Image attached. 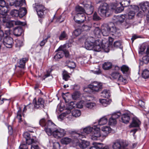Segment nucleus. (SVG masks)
Instances as JSON below:
<instances>
[{
  "label": "nucleus",
  "mask_w": 149,
  "mask_h": 149,
  "mask_svg": "<svg viewBox=\"0 0 149 149\" xmlns=\"http://www.w3.org/2000/svg\"><path fill=\"white\" fill-rule=\"evenodd\" d=\"M48 127L45 129V132L49 136L52 135L55 138H60L66 135V131L61 128L56 129V125L51 120L47 123Z\"/></svg>",
  "instance_id": "obj_1"
},
{
  "label": "nucleus",
  "mask_w": 149,
  "mask_h": 149,
  "mask_svg": "<svg viewBox=\"0 0 149 149\" xmlns=\"http://www.w3.org/2000/svg\"><path fill=\"white\" fill-rule=\"evenodd\" d=\"M83 132L87 134H90V138L93 140H97L100 135L99 128L96 126L92 127L88 126L85 128L83 130Z\"/></svg>",
  "instance_id": "obj_2"
},
{
  "label": "nucleus",
  "mask_w": 149,
  "mask_h": 149,
  "mask_svg": "<svg viewBox=\"0 0 149 149\" xmlns=\"http://www.w3.org/2000/svg\"><path fill=\"white\" fill-rule=\"evenodd\" d=\"M101 41L99 40H95V43H92L86 41L85 42V47L88 50L93 49L96 52H100L101 51Z\"/></svg>",
  "instance_id": "obj_3"
},
{
  "label": "nucleus",
  "mask_w": 149,
  "mask_h": 149,
  "mask_svg": "<svg viewBox=\"0 0 149 149\" xmlns=\"http://www.w3.org/2000/svg\"><path fill=\"white\" fill-rule=\"evenodd\" d=\"M88 87L93 91L97 92L102 88V84L100 82L94 81L89 84Z\"/></svg>",
  "instance_id": "obj_4"
},
{
  "label": "nucleus",
  "mask_w": 149,
  "mask_h": 149,
  "mask_svg": "<svg viewBox=\"0 0 149 149\" xmlns=\"http://www.w3.org/2000/svg\"><path fill=\"white\" fill-rule=\"evenodd\" d=\"M109 7L107 4L106 3L101 4L98 9V13L102 17L106 16L107 14L109 11Z\"/></svg>",
  "instance_id": "obj_5"
},
{
  "label": "nucleus",
  "mask_w": 149,
  "mask_h": 149,
  "mask_svg": "<svg viewBox=\"0 0 149 149\" xmlns=\"http://www.w3.org/2000/svg\"><path fill=\"white\" fill-rule=\"evenodd\" d=\"M111 131V129L108 126H104L101 128V132H100V129L99 128V132L100 136L99 138L101 137L102 138L104 139L110 133Z\"/></svg>",
  "instance_id": "obj_6"
},
{
  "label": "nucleus",
  "mask_w": 149,
  "mask_h": 149,
  "mask_svg": "<svg viewBox=\"0 0 149 149\" xmlns=\"http://www.w3.org/2000/svg\"><path fill=\"white\" fill-rule=\"evenodd\" d=\"M3 44L7 48H10L12 47L13 40V39L8 36H6L4 38L2 41Z\"/></svg>",
  "instance_id": "obj_7"
},
{
  "label": "nucleus",
  "mask_w": 149,
  "mask_h": 149,
  "mask_svg": "<svg viewBox=\"0 0 149 149\" xmlns=\"http://www.w3.org/2000/svg\"><path fill=\"white\" fill-rule=\"evenodd\" d=\"M33 103L34 108L37 109H42L44 107V101L42 98H40L38 99L37 102H36V98H34L33 101Z\"/></svg>",
  "instance_id": "obj_8"
},
{
  "label": "nucleus",
  "mask_w": 149,
  "mask_h": 149,
  "mask_svg": "<svg viewBox=\"0 0 149 149\" xmlns=\"http://www.w3.org/2000/svg\"><path fill=\"white\" fill-rule=\"evenodd\" d=\"M74 18L75 22L79 24L83 23L86 20V16L84 13H77Z\"/></svg>",
  "instance_id": "obj_9"
},
{
  "label": "nucleus",
  "mask_w": 149,
  "mask_h": 149,
  "mask_svg": "<svg viewBox=\"0 0 149 149\" xmlns=\"http://www.w3.org/2000/svg\"><path fill=\"white\" fill-rule=\"evenodd\" d=\"M23 136L26 139V143L29 145L35 142V137H32L30 134L27 132H24L23 134Z\"/></svg>",
  "instance_id": "obj_10"
},
{
  "label": "nucleus",
  "mask_w": 149,
  "mask_h": 149,
  "mask_svg": "<svg viewBox=\"0 0 149 149\" xmlns=\"http://www.w3.org/2000/svg\"><path fill=\"white\" fill-rule=\"evenodd\" d=\"M102 33L103 36H107L110 33V25L104 24L101 26Z\"/></svg>",
  "instance_id": "obj_11"
},
{
  "label": "nucleus",
  "mask_w": 149,
  "mask_h": 149,
  "mask_svg": "<svg viewBox=\"0 0 149 149\" xmlns=\"http://www.w3.org/2000/svg\"><path fill=\"white\" fill-rule=\"evenodd\" d=\"M36 8L39 17H42L44 15V11L45 10L44 6L41 5H38L36 6Z\"/></svg>",
  "instance_id": "obj_12"
},
{
  "label": "nucleus",
  "mask_w": 149,
  "mask_h": 149,
  "mask_svg": "<svg viewBox=\"0 0 149 149\" xmlns=\"http://www.w3.org/2000/svg\"><path fill=\"white\" fill-rule=\"evenodd\" d=\"M85 13H86L87 14L90 15L91 14L93 11V7L91 4V2H88L87 4H85L84 5Z\"/></svg>",
  "instance_id": "obj_13"
},
{
  "label": "nucleus",
  "mask_w": 149,
  "mask_h": 149,
  "mask_svg": "<svg viewBox=\"0 0 149 149\" xmlns=\"http://www.w3.org/2000/svg\"><path fill=\"white\" fill-rule=\"evenodd\" d=\"M125 17V16L123 15L115 16L113 18V22L118 24L122 23Z\"/></svg>",
  "instance_id": "obj_14"
},
{
  "label": "nucleus",
  "mask_w": 149,
  "mask_h": 149,
  "mask_svg": "<svg viewBox=\"0 0 149 149\" xmlns=\"http://www.w3.org/2000/svg\"><path fill=\"white\" fill-rule=\"evenodd\" d=\"M141 10L144 13L147 12L149 9V2L146 1L142 2L140 4Z\"/></svg>",
  "instance_id": "obj_15"
},
{
  "label": "nucleus",
  "mask_w": 149,
  "mask_h": 149,
  "mask_svg": "<svg viewBox=\"0 0 149 149\" xmlns=\"http://www.w3.org/2000/svg\"><path fill=\"white\" fill-rule=\"evenodd\" d=\"M10 4L11 6H14L17 8H20L23 5H25L24 0H16V1L13 4L10 2Z\"/></svg>",
  "instance_id": "obj_16"
},
{
  "label": "nucleus",
  "mask_w": 149,
  "mask_h": 149,
  "mask_svg": "<svg viewBox=\"0 0 149 149\" xmlns=\"http://www.w3.org/2000/svg\"><path fill=\"white\" fill-rule=\"evenodd\" d=\"M76 104L74 103V102H71L69 103L66 108L67 113H70L71 112V110L76 107Z\"/></svg>",
  "instance_id": "obj_17"
},
{
  "label": "nucleus",
  "mask_w": 149,
  "mask_h": 149,
  "mask_svg": "<svg viewBox=\"0 0 149 149\" xmlns=\"http://www.w3.org/2000/svg\"><path fill=\"white\" fill-rule=\"evenodd\" d=\"M89 144L90 143L88 141L82 140L77 143V146L81 148L84 149L88 146Z\"/></svg>",
  "instance_id": "obj_18"
},
{
  "label": "nucleus",
  "mask_w": 149,
  "mask_h": 149,
  "mask_svg": "<svg viewBox=\"0 0 149 149\" xmlns=\"http://www.w3.org/2000/svg\"><path fill=\"white\" fill-rule=\"evenodd\" d=\"M22 32V29L19 26L15 28L13 30V34L16 36H19L21 35Z\"/></svg>",
  "instance_id": "obj_19"
},
{
  "label": "nucleus",
  "mask_w": 149,
  "mask_h": 149,
  "mask_svg": "<svg viewBox=\"0 0 149 149\" xmlns=\"http://www.w3.org/2000/svg\"><path fill=\"white\" fill-rule=\"evenodd\" d=\"M130 119V114L124 113L122 115L121 120L123 123H129Z\"/></svg>",
  "instance_id": "obj_20"
},
{
  "label": "nucleus",
  "mask_w": 149,
  "mask_h": 149,
  "mask_svg": "<svg viewBox=\"0 0 149 149\" xmlns=\"http://www.w3.org/2000/svg\"><path fill=\"white\" fill-rule=\"evenodd\" d=\"M141 124L140 121L136 118H134L132 123L130 125V127H138Z\"/></svg>",
  "instance_id": "obj_21"
},
{
  "label": "nucleus",
  "mask_w": 149,
  "mask_h": 149,
  "mask_svg": "<svg viewBox=\"0 0 149 149\" xmlns=\"http://www.w3.org/2000/svg\"><path fill=\"white\" fill-rule=\"evenodd\" d=\"M112 147L113 149H122L123 147L120 141H116L113 143Z\"/></svg>",
  "instance_id": "obj_22"
},
{
  "label": "nucleus",
  "mask_w": 149,
  "mask_h": 149,
  "mask_svg": "<svg viewBox=\"0 0 149 149\" xmlns=\"http://www.w3.org/2000/svg\"><path fill=\"white\" fill-rule=\"evenodd\" d=\"M56 52H58L54 56V58L56 60H57L58 59L62 58L64 56V53L63 51L62 50H58V49L56 50Z\"/></svg>",
  "instance_id": "obj_23"
},
{
  "label": "nucleus",
  "mask_w": 149,
  "mask_h": 149,
  "mask_svg": "<svg viewBox=\"0 0 149 149\" xmlns=\"http://www.w3.org/2000/svg\"><path fill=\"white\" fill-rule=\"evenodd\" d=\"M6 6V3L4 0H0V13L1 14H5L7 12L6 10H4L3 12V8H5Z\"/></svg>",
  "instance_id": "obj_24"
},
{
  "label": "nucleus",
  "mask_w": 149,
  "mask_h": 149,
  "mask_svg": "<svg viewBox=\"0 0 149 149\" xmlns=\"http://www.w3.org/2000/svg\"><path fill=\"white\" fill-rule=\"evenodd\" d=\"M93 33L95 37L97 38H100L102 34L101 30L98 27L95 28L93 31Z\"/></svg>",
  "instance_id": "obj_25"
},
{
  "label": "nucleus",
  "mask_w": 149,
  "mask_h": 149,
  "mask_svg": "<svg viewBox=\"0 0 149 149\" xmlns=\"http://www.w3.org/2000/svg\"><path fill=\"white\" fill-rule=\"evenodd\" d=\"M27 58H24L20 59L19 62V67L21 68H24L25 66L26 63L28 61Z\"/></svg>",
  "instance_id": "obj_26"
},
{
  "label": "nucleus",
  "mask_w": 149,
  "mask_h": 149,
  "mask_svg": "<svg viewBox=\"0 0 149 149\" xmlns=\"http://www.w3.org/2000/svg\"><path fill=\"white\" fill-rule=\"evenodd\" d=\"M118 72H112L111 74L110 78L112 80H117L121 75Z\"/></svg>",
  "instance_id": "obj_27"
},
{
  "label": "nucleus",
  "mask_w": 149,
  "mask_h": 149,
  "mask_svg": "<svg viewBox=\"0 0 149 149\" xmlns=\"http://www.w3.org/2000/svg\"><path fill=\"white\" fill-rule=\"evenodd\" d=\"M18 11L19 12V16L20 17H22L26 13V10L24 7H22L19 8Z\"/></svg>",
  "instance_id": "obj_28"
},
{
  "label": "nucleus",
  "mask_w": 149,
  "mask_h": 149,
  "mask_svg": "<svg viewBox=\"0 0 149 149\" xmlns=\"http://www.w3.org/2000/svg\"><path fill=\"white\" fill-rule=\"evenodd\" d=\"M1 20H2L3 22L7 23L8 21V16L7 15V11L6 12L5 14H1L0 13Z\"/></svg>",
  "instance_id": "obj_29"
},
{
  "label": "nucleus",
  "mask_w": 149,
  "mask_h": 149,
  "mask_svg": "<svg viewBox=\"0 0 149 149\" xmlns=\"http://www.w3.org/2000/svg\"><path fill=\"white\" fill-rule=\"evenodd\" d=\"M135 15V12H134L132 10H131L126 15L125 17L127 19H132L134 18Z\"/></svg>",
  "instance_id": "obj_30"
},
{
  "label": "nucleus",
  "mask_w": 149,
  "mask_h": 149,
  "mask_svg": "<svg viewBox=\"0 0 149 149\" xmlns=\"http://www.w3.org/2000/svg\"><path fill=\"white\" fill-rule=\"evenodd\" d=\"M66 47V45H63L61 46L58 48V50H62L63 51L64 53V54H65V56L67 57L69 55V53L65 49V48Z\"/></svg>",
  "instance_id": "obj_31"
},
{
  "label": "nucleus",
  "mask_w": 149,
  "mask_h": 149,
  "mask_svg": "<svg viewBox=\"0 0 149 149\" xmlns=\"http://www.w3.org/2000/svg\"><path fill=\"white\" fill-rule=\"evenodd\" d=\"M72 141V139L68 137H65L63 138L61 140L62 143L65 144H67L70 143Z\"/></svg>",
  "instance_id": "obj_32"
},
{
  "label": "nucleus",
  "mask_w": 149,
  "mask_h": 149,
  "mask_svg": "<svg viewBox=\"0 0 149 149\" xmlns=\"http://www.w3.org/2000/svg\"><path fill=\"white\" fill-rule=\"evenodd\" d=\"M100 46L101 47V49L102 48L104 49V51L106 52H109L110 45H108V44H105V45L102 44L101 42Z\"/></svg>",
  "instance_id": "obj_33"
},
{
  "label": "nucleus",
  "mask_w": 149,
  "mask_h": 149,
  "mask_svg": "<svg viewBox=\"0 0 149 149\" xmlns=\"http://www.w3.org/2000/svg\"><path fill=\"white\" fill-rule=\"evenodd\" d=\"M112 65L111 63L107 62L105 63L103 65V68L105 70H107L111 68L112 67Z\"/></svg>",
  "instance_id": "obj_34"
},
{
  "label": "nucleus",
  "mask_w": 149,
  "mask_h": 149,
  "mask_svg": "<svg viewBox=\"0 0 149 149\" xmlns=\"http://www.w3.org/2000/svg\"><path fill=\"white\" fill-rule=\"evenodd\" d=\"M68 35L65 31L62 32L59 36V38L60 40H63L65 39H67Z\"/></svg>",
  "instance_id": "obj_35"
},
{
  "label": "nucleus",
  "mask_w": 149,
  "mask_h": 149,
  "mask_svg": "<svg viewBox=\"0 0 149 149\" xmlns=\"http://www.w3.org/2000/svg\"><path fill=\"white\" fill-rule=\"evenodd\" d=\"M84 106L87 108L89 109L92 108L95 105V104L91 102H85L84 103Z\"/></svg>",
  "instance_id": "obj_36"
},
{
  "label": "nucleus",
  "mask_w": 149,
  "mask_h": 149,
  "mask_svg": "<svg viewBox=\"0 0 149 149\" xmlns=\"http://www.w3.org/2000/svg\"><path fill=\"white\" fill-rule=\"evenodd\" d=\"M49 120H48L46 123L45 120L44 118L42 119L39 121V124L40 125L42 126H45V129L47 128L48 127L47 123Z\"/></svg>",
  "instance_id": "obj_37"
},
{
  "label": "nucleus",
  "mask_w": 149,
  "mask_h": 149,
  "mask_svg": "<svg viewBox=\"0 0 149 149\" xmlns=\"http://www.w3.org/2000/svg\"><path fill=\"white\" fill-rule=\"evenodd\" d=\"M107 122V119L105 117H103L101 118L98 121L99 125H103L106 124Z\"/></svg>",
  "instance_id": "obj_38"
},
{
  "label": "nucleus",
  "mask_w": 149,
  "mask_h": 149,
  "mask_svg": "<svg viewBox=\"0 0 149 149\" xmlns=\"http://www.w3.org/2000/svg\"><path fill=\"white\" fill-rule=\"evenodd\" d=\"M73 116L75 117H77L81 115V111L78 110H74L72 113Z\"/></svg>",
  "instance_id": "obj_39"
},
{
  "label": "nucleus",
  "mask_w": 149,
  "mask_h": 149,
  "mask_svg": "<svg viewBox=\"0 0 149 149\" xmlns=\"http://www.w3.org/2000/svg\"><path fill=\"white\" fill-rule=\"evenodd\" d=\"M99 101L102 105L104 107H106L109 104V102L108 99H100Z\"/></svg>",
  "instance_id": "obj_40"
},
{
  "label": "nucleus",
  "mask_w": 149,
  "mask_h": 149,
  "mask_svg": "<svg viewBox=\"0 0 149 149\" xmlns=\"http://www.w3.org/2000/svg\"><path fill=\"white\" fill-rule=\"evenodd\" d=\"M102 96L104 97L108 98L110 97V93L109 91L107 90H104L102 92Z\"/></svg>",
  "instance_id": "obj_41"
},
{
  "label": "nucleus",
  "mask_w": 149,
  "mask_h": 149,
  "mask_svg": "<svg viewBox=\"0 0 149 149\" xmlns=\"http://www.w3.org/2000/svg\"><path fill=\"white\" fill-rule=\"evenodd\" d=\"M130 3V0H122L120 3L121 6L126 7L129 6Z\"/></svg>",
  "instance_id": "obj_42"
},
{
  "label": "nucleus",
  "mask_w": 149,
  "mask_h": 149,
  "mask_svg": "<svg viewBox=\"0 0 149 149\" xmlns=\"http://www.w3.org/2000/svg\"><path fill=\"white\" fill-rule=\"evenodd\" d=\"M117 81L122 84H125L127 82V80L124 78L121 75L119 77Z\"/></svg>",
  "instance_id": "obj_43"
},
{
  "label": "nucleus",
  "mask_w": 149,
  "mask_h": 149,
  "mask_svg": "<svg viewBox=\"0 0 149 149\" xmlns=\"http://www.w3.org/2000/svg\"><path fill=\"white\" fill-rule=\"evenodd\" d=\"M80 96V94L78 92H76L73 93L72 95V97L74 100H77Z\"/></svg>",
  "instance_id": "obj_44"
},
{
  "label": "nucleus",
  "mask_w": 149,
  "mask_h": 149,
  "mask_svg": "<svg viewBox=\"0 0 149 149\" xmlns=\"http://www.w3.org/2000/svg\"><path fill=\"white\" fill-rule=\"evenodd\" d=\"M82 31L80 28H78L74 31L72 33L73 35L77 37L79 36L81 33Z\"/></svg>",
  "instance_id": "obj_45"
},
{
  "label": "nucleus",
  "mask_w": 149,
  "mask_h": 149,
  "mask_svg": "<svg viewBox=\"0 0 149 149\" xmlns=\"http://www.w3.org/2000/svg\"><path fill=\"white\" fill-rule=\"evenodd\" d=\"M142 76L144 79L148 78L149 77V71L146 69L144 70L142 73Z\"/></svg>",
  "instance_id": "obj_46"
},
{
  "label": "nucleus",
  "mask_w": 149,
  "mask_h": 149,
  "mask_svg": "<svg viewBox=\"0 0 149 149\" xmlns=\"http://www.w3.org/2000/svg\"><path fill=\"white\" fill-rule=\"evenodd\" d=\"M50 143H52L53 144V146L54 149H59L60 147V145L59 143L57 142H52V140L51 139L49 141Z\"/></svg>",
  "instance_id": "obj_47"
},
{
  "label": "nucleus",
  "mask_w": 149,
  "mask_h": 149,
  "mask_svg": "<svg viewBox=\"0 0 149 149\" xmlns=\"http://www.w3.org/2000/svg\"><path fill=\"white\" fill-rule=\"evenodd\" d=\"M35 142H33V143H32L30 144V145L31 144V149H39V147L38 145L36 144L37 141L35 139Z\"/></svg>",
  "instance_id": "obj_48"
},
{
  "label": "nucleus",
  "mask_w": 149,
  "mask_h": 149,
  "mask_svg": "<svg viewBox=\"0 0 149 149\" xmlns=\"http://www.w3.org/2000/svg\"><path fill=\"white\" fill-rule=\"evenodd\" d=\"M116 123V120L111 116L109 120V124L110 125H114Z\"/></svg>",
  "instance_id": "obj_49"
},
{
  "label": "nucleus",
  "mask_w": 149,
  "mask_h": 149,
  "mask_svg": "<svg viewBox=\"0 0 149 149\" xmlns=\"http://www.w3.org/2000/svg\"><path fill=\"white\" fill-rule=\"evenodd\" d=\"M110 25V33H111L112 34H113V33H116L117 31V29L116 28L114 25L113 26H111Z\"/></svg>",
  "instance_id": "obj_50"
},
{
  "label": "nucleus",
  "mask_w": 149,
  "mask_h": 149,
  "mask_svg": "<svg viewBox=\"0 0 149 149\" xmlns=\"http://www.w3.org/2000/svg\"><path fill=\"white\" fill-rule=\"evenodd\" d=\"M10 13L13 16L17 17L19 15V12L17 10L14 9L12 10Z\"/></svg>",
  "instance_id": "obj_51"
},
{
  "label": "nucleus",
  "mask_w": 149,
  "mask_h": 149,
  "mask_svg": "<svg viewBox=\"0 0 149 149\" xmlns=\"http://www.w3.org/2000/svg\"><path fill=\"white\" fill-rule=\"evenodd\" d=\"M63 79L65 81H68V79L70 77V76L69 75L68 73L66 71H63Z\"/></svg>",
  "instance_id": "obj_52"
},
{
  "label": "nucleus",
  "mask_w": 149,
  "mask_h": 149,
  "mask_svg": "<svg viewBox=\"0 0 149 149\" xmlns=\"http://www.w3.org/2000/svg\"><path fill=\"white\" fill-rule=\"evenodd\" d=\"M75 10L77 12H79V13H85V10L82 7L77 6L75 8Z\"/></svg>",
  "instance_id": "obj_53"
},
{
  "label": "nucleus",
  "mask_w": 149,
  "mask_h": 149,
  "mask_svg": "<svg viewBox=\"0 0 149 149\" xmlns=\"http://www.w3.org/2000/svg\"><path fill=\"white\" fill-rule=\"evenodd\" d=\"M113 45L114 47L117 48H119L122 49V47H121V43L120 41H116L114 43Z\"/></svg>",
  "instance_id": "obj_54"
},
{
  "label": "nucleus",
  "mask_w": 149,
  "mask_h": 149,
  "mask_svg": "<svg viewBox=\"0 0 149 149\" xmlns=\"http://www.w3.org/2000/svg\"><path fill=\"white\" fill-rule=\"evenodd\" d=\"M121 70L123 73L127 72L129 70L128 67L125 65H123L121 67Z\"/></svg>",
  "instance_id": "obj_55"
},
{
  "label": "nucleus",
  "mask_w": 149,
  "mask_h": 149,
  "mask_svg": "<svg viewBox=\"0 0 149 149\" xmlns=\"http://www.w3.org/2000/svg\"><path fill=\"white\" fill-rule=\"evenodd\" d=\"M75 136L76 137L77 139L81 140V141L83 140L82 139L85 137L84 135L78 133L76 134Z\"/></svg>",
  "instance_id": "obj_56"
},
{
  "label": "nucleus",
  "mask_w": 149,
  "mask_h": 149,
  "mask_svg": "<svg viewBox=\"0 0 149 149\" xmlns=\"http://www.w3.org/2000/svg\"><path fill=\"white\" fill-rule=\"evenodd\" d=\"M88 42H90L93 44L95 43V39L92 37H88L86 39V40Z\"/></svg>",
  "instance_id": "obj_57"
},
{
  "label": "nucleus",
  "mask_w": 149,
  "mask_h": 149,
  "mask_svg": "<svg viewBox=\"0 0 149 149\" xmlns=\"http://www.w3.org/2000/svg\"><path fill=\"white\" fill-rule=\"evenodd\" d=\"M69 114V113H67V111H66L65 112L60 114L58 116V119H60L61 120H62L65 117Z\"/></svg>",
  "instance_id": "obj_58"
},
{
  "label": "nucleus",
  "mask_w": 149,
  "mask_h": 149,
  "mask_svg": "<svg viewBox=\"0 0 149 149\" xmlns=\"http://www.w3.org/2000/svg\"><path fill=\"white\" fill-rule=\"evenodd\" d=\"M124 10V7L122 6L117 7L115 10V12L116 13H119L121 12Z\"/></svg>",
  "instance_id": "obj_59"
},
{
  "label": "nucleus",
  "mask_w": 149,
  "mask_h": 149,
  "mask_svg": "<svg viewBox=\"0 0 149 149\" xmlns=\"http://www.w3.org/2000/svg\"><path fill=\"white\" fill-rule=\"evenodd\" d=\"M84 103H85V102H84L83 101H81L76 104V106L78 108H81L83 107V105H84Z\"/></svg>",
  "instance_id": "obj_60"
},
{
  "label": "nucleus",
  "mask_w": 149,
  "mask_h": 149,
  "mask_svg": "<svg viewBox=\"0 0 149 149\" xmlns=\"http://www.w3.org/2000/svg\"><path fill=\"white\" fill-rule=\"evenodd\" d=\"M146 48V47L144 45H142L141 46L139 50V54H143L144 51Z\"/></svg>",
  "instance_id": "obj_61"
},
{
  "label": "nucleus",
  "mask_w": 149,
  "mask_h": 149,
  "mask_svg": "<svg viewBox=\"0 0 149 149\" xmlns=\"http://www.w3.org/2000/svg\"><path fill=\"white\" fill-rule=\"evenodd\" d=\"M121 115V113L120 112H117L113 113L111 116L113 118H114L116 119L118 118Z\"/></svg>",
  "instance_id": "obj_62"
},
{
  "label": "nucleus",
  "mask_w": 149,
  "mask_h": 149,
  "mask_svg": "<svg viewBox=\"0 0 149 149\" xmlns=\"http://www.w3.org/2000/svg\"><path fill=\"white\" fill-rule=\"evenodd\" d=\"M68 63V66L71 68H74L75 67V63L73 61H69Z\"/></svg>",
  "instance_id": "obj_63"
},
{
  "label": "nucleus",
  "mask_w": 149,
  "mask_h": 149,
  "mask_svg": "<svg viewBox=\"0 0 149 149\" xmlns=\"http://www.w3.org/2000/svg\"><path fill=\"white\" fill-rule=\"evenodd\" d=\"M143 61L145 63L147 64L149 62V56L147 55L143 57Z\"/></svg>",
  "instance_id": "obj_64"
}]
</instances>
